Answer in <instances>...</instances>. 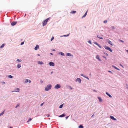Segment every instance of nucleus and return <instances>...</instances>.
Returning <instances> with one entry per match:
<instances>
[{"mask_svg": "<svg viewBox=\"0 0 128 128\" xmlns=\"http://www.w3.org/2000/svg\"><path fill=\"white\" fill-rule=\"evenodd\" d=\"M81 76H84V75H83V74H81Z\"/></svg>", "mask_w": 128, "mask_h": 128, "instance_id": "bf43d9fd", "label": "nucleus"}, {"mask_svg": "<svg viewBox=\"0 0 128 128\" xmlns=\"http://www.w3.org/2000/svg\"><path fill=\"white\" fill-rule=\"evenodd\" d=\"M88 42L89 43H90V44H91V41L90 40H89V41H88Z\"/></svg>", "mask_w": 128, "mask_h": 128, "instance_id": "49530a36", "label": "nucleus"}, {"mask_svg": "<svg viewBox=\"0 0 128 128\" xmlns=\"http://www.w3.org/2000/svg\"><path fill=\"white\" fill-rule=\"evenodd\" d=\"M59 54H60L62 56H64V54L62 52H60L59 53Z\"/></svg>", "mask_w": 128, "mask_h": 128, "instance_id": "aec40b11", "label": "nucleus"}, {"mask_svg": "<svg viewBox=\"0 0 128 128\" xmlns=\"http://www.w3.org/2000/svg\"><path fill=\"white\" fill-rule=\"evenodd\" d=\"M64 36H66V35H65Z\"/></svg>", "mask_w": 128, "mask_h": 128, "instance_id": "69168bd1", "label": "nucleus"}, {"mask_svg": "<svg viewBox=\"0 0 128 128\" xmlns=\"http://www.w3.org/2000/svg\"><path fill=\"white\" fill-rule=\"evenodd\" d=\"M17 61L18 62H21L22 61V60H19V59H17Z\"/></svg>", "mask_w": 128, "mask_h": 128, "instance_id": "f704fd0d", "label": "nucleus"}, {"mask_svg": "<svg viewBox=\"0 0 128 128\" xmlns=\"http://www.w3.org/2000/svg\"><path fill=\"white\" fill-rule=\"evenodd\" d=\"M68 36V34L67 35V36Z\"/></svg>", "mask_w": 128, "mask_h": 128, "instance_id": "338daca9", "label": "nucleus"}, {"mask_svg": "<svg viewBox=\"0 0 128 128\" xmlns=\"http://www.w3.org/2000/svg\"><path fill=\"white\" fill-rule=\"evenodd\" d=\"M107 22V20H104V23H106Z\"/></svg>", "mask_w": 128, "mask_h": 128, "instance_id": "4c0bfd02", "label": "nucleus"}, {"mask_svg": "<svg viewBox=\"0 0 128 128\" xmlns=\"http://www.w3.org/2000/svg\"><path fill=\"white\" fill-rule=\"evenodd\" d=\"M87 12H88V11L87 10L86 11V12L85 13V14H84V15L82 16V18H83L85 17V16L87 14Z\"/></svg>", "mask_w": 128, "mask_h": 128, "instance_id": "412c9836", "label": "nucleus"}, {"mask_svg": "<svg viewBox=\"0 0 128 128\" xmlns=\"http://www.w3.org/2000/svg\"><path fill=\"white\" fill-rule=\"evenodd\" d=\"M66 116V115L65 114H63L61 115H60L58 117H63L64 116Z\"/></svg>", "mask_w": 128, "mask_h": 128, "instance_id": "9d476101", "label": "nucleus"}, {"mask_svg": "<svg viewBox=\"0 0 128 128\" xmlns=\"http://www.w3.org/2000/svg\"><path fill=\"white\" fill-rule=\"evenodd\" d=\"M38 64H44V63L42 62L38 61Z\"/></svg>", "mask_w": 128, "mask_h": 128, "instance_id": "4468645a", "label": "nucleus"}, {"mask_svg": "<svg viewBox=\"0 0 128 128\" xmlns=\"http://www.w3.org/2000/svg\"><path fill=\"white\" fill-rule=\"evenodd\" d=\"M15 90H13L12 91V92H20V88H16L15 89Z\"/></svg>", "mask_w": 128, "mask_h": 128, "instance_id": "423d86ee", "label": "nucleus"}, {"mask_svg": "<svg viewBox=\"0 0 128 128\" xmlns=\"http://www.w3.org/2000/svg\"><path fill=\"white\" fill-rule=\"evenodd\" d=\"M63 104H62L60 105L59 107V108H62L63 107Z\"/></svg>", "mask_w": 128, "mask_h": 128, "instance_id": "bb28decb", "label": "nucleus"}, {"mask_svg": "<svg viewBox=\"0 0 128 128\" xmlns=\"http://www.w3.org/2000/svg\"><path fill=\"white\" fill-rule=\"evenodd\" d=\"M92 90L94 91L95 92H96V91L95 90Z\"/></svg>", "mask_w": 128, "mask_h": 128, "instance_id": "603ef678", "label": "nucleus"}, {"mask_svg": "<svg viewBox=\"0 0 128 128\" xmlns=\"http://www.w3.org/2000/svg\"><path fill=\"white\" fill-rule=\"evenodd\" d=\"M82 80H76V82L78 81V82L79 83H80Z\"/></svg>", "mask_w": 128, "mask_h": 128, "instance_id": "e433bc0d", "label": "nucleus"}, {"mask_svg": "<svg viewBox=\"0 0 128 128\" xmlns=\"http://www.w3.org/2000/svg\"><path fill=\"white\" fill-rule=\"evenodd\" d=\"M104 47L105 48V49H106L107 50L111 52H112V50H111V48H109V47L107 46H104Z\"/></svg>", "mask_w": 128, "mask_h": 128, "instance_id": "39448f33", "label": "nucleus"}, {"mask_svg": "<svg viewBox=\"0 0 128 128\" xmlns=\"http://www.w3.org/2000/svg\"><path fill=\"white\" fill-rule=\"evenodd\" d=\"M115 28L114 26H112V30H115Z\"/></svg>", "mask_w": 128, "mask_h": 128, "instance_id": "58836bf2", "label": "nucleus"}, {"mask_svg": "<svg viewBox=\"0 0 128 128\" xmlns=\"http://www.w3.org/2000/svg\"><path fill=\"white\" fill-rule=\"evenodd\" d=\"M9 128H12V126H10V127Z\"/></svg>", "mask_w": 128, "mask_h": 128, "instance_id": "052dcab7", "label": "nucleus"}, {"mask_svg": "<svg viewBox=\"0 0 128 128\" xmlns=\"http://www.w3.org/2000/svg\"><path fill=\"white\" fill-rule=\"evenodd\" d=\"M106 94L108 96L110 97V98H112V96L108 92H106Z\"/></svg>", "mask_w": 128, "mask_h": 128, "instance_id": "9b49d317", "label": "nucleus"}, {"mask_svg": "<svg viewBox=\"0 0 128 128\" xmlns=\"http://www.w3.org/2000/svg\"><path fill=\"white\" fill-rule=\"evenodd\" d=\"M116 120V119L114 118V117L112 116V120Z\"/></svg>", "mask_w": 128, "mask_h": 128, "instance_id": "2f4dec72", "label": "nucleus"}, {"mask_svg": "<svg viewBox=\"0 0 128 128\" xmlns=\"http://www.w3.org/2000/svg\"><path fill=\"white\" fill-rule=\"evenodd\" d=\"M41 82H42V80H41Z\"/></svg>", "mask_w": 128, "mask_h": 128, "instance_id": "680f3d73", "label": "nucleus"}, {"mask_svg": "<svg viewBox=\"0 0 128 128\" xmlns=\"http://www.w3.org/2000/svg\"><path fill=\"white\" fill-rule=\"evenodd\" d=\"M21 66V65L20 64H18L17 65V67L18 68H19Z\"/></svg>", "mask_w": 128, "mask_h": 128, "instance_id": "6ab92c4d", "label": "nucleus"}, {"mask_svg": "<svg viewBox=\"0 0 128 128\" xmlns=\"http://www.w3.org/2000/svg\"><path fill=\"white\" fill-rule=\"evenodd\" d=\"M50 18H47L42 22V26H44L46 25L48 20H49Z\"/></svg>", "mask_w": 128, "mask_h": 128, "instance_id": "f03ea898", "label": "nucleus"}, {"mask_svg": "<svg viewBox=\"0 0 128 128\" xmlns=\"http://www.w3.org/2000/svg\"><path fill=\"white\" fill-rule=\"evenodd\" d=\"M40 54H38V56H40Z\"/></svg>", "mask_w": 128, "mask_h": 128, "instance_id": "0e129e2a", "label": "nucleus"}, {"mask_svg": "<svg viewBox=\"0 0 128 128\" xmlns=\"http://www.w3.org/2000/svg\"><path fill=\"white\" fill-rule=\"evenodd\" d=\"M50 115L49 114H48L47 115V117H49L50 116Z\"/></svg>", "mask_w": 128, "mask_h": 128, "instance_id": "de8ad7c7", "label": "nucleus"}, {"mask_svg": "<svg viewBox=\"0 0 128 128\" xmlns=\"http://www.w3.org/2000/svg\"><path fill=\"white\" fill-rule=\"evenodd\" d=\"M88 80L89 78H88V77H85Z\"/></svg>", "mask_w": 128, "mask_h": 128, "instance_id": "5fc2aeb1", "label": "nucleus"}, {"mask_svg": "<svg viewBox=\"0 0 128 128\" xmlns=\"http://www.w3.org/2000/svg\"><path fill=\"white\" fill-rule=\"evenodd\" d=\"M24 42H22L21 43L20 45H22L23 44H24Z\"/></svg>", "mask_w": 128, "mask_h": 128, "instance_id": "a19ab883", "label": "nucleus"}, {"mask_svg": "<svg viewBox=\"0 0 128 128\" xmlns=\"http://www.w3.org/2000/svg\"><path fill=\"white\" fill-rule=\"evenodd\" d=\"M94 115V114L91 116V117H92Z\"/></svg>", "mask_w": 128, "mask_h": 128, "instance_id": "13d9d810", "label": "nucleus"}, {"mask_svg": "<svg viewBox=\"0 0 128 128\" xmlns=\"http://www.w3.org/2000/svg\"><path fill=\"white\" fill-rule=\"evenodd\" d=\"M76 12L74 11H72L70 13L71 14H74Z\"/></svg>", "mask_w": 128, "mask_h": 128, "instance_id": "a878e982", "label": "nucleus"}, {"mask_svg": "<svg viewBox=\"0 0 128 128\" xmlns=\"http://www.w3.org/2000/svg\"><path fill=\"white\" fill-rule=\"evenodd\" d=\"M120 66H122L123 68H124V66H123L122 65V64H120Z\"/></svg>", "mask_w": 128, "mask_h": 128, "instance_id": "a18cd8bd", "label": "nucleus"}, {"mask_svg": "<svg viewBox=\"0 0 128 128\" xmlns=\"http://www.w3.org/2000/svg\"><path fill=\"white\" fill-rule=\"evenodd\" d=\"M113 32H118V30L116 28H115V30H112V33Z\"/></svg>", "mask_w": 128, "mask_h": 128, "instance_id": "a211bd4d", "label": "nucleus"}, {"mask_svg": "<svg viewBox=\"0 0 128 128\" xmlns=\"http://www.w3.org/2000/svg\"><path fill=\"white\" fill-rule=\"evenodd\" d=\"M26 80H28V79H26Z\"/></svg>", "mask_w": 128, "mask_h": 128, "instance_id": "774afa93", "label": "nucleus"}, {"mask_svg": "<svg viewBox=\"0 0 128 128\" xmlns=\"http://www.w3.org/2000/svg\"><path fill=\"white\" fill-rule=\"evenodd\" d=\"M31 82V80H25V81L24 82V84H26L28 82L30 83Z\"/></svg>", "mask_w": 128, "mask_h": 128, "instance_id": "ddd939ff", "label": "nucleus"}, {"mask_svg": "<svg viewBox=\"0 0 128 128\" xmlns=\"http://www.w3.org/2000/svg\"><path fill=\"white\" fill-rule=\"evenodd\" d=\"M69 117V116H66V119L67 120L68 119V118Z\"/></svg>", "mask_w": 128, "mask_h": 128, "instance_id": "79ce46f5", "label": "nucleus"}, {"mask_svg": "<svg viewBox=\"0 0 128 128\" xmlns=\"http://www.w3.org/2000/svg\"><path fill=\"white\" fill-rule=\"evenodd\" d=\"M50 54L51 55H53V54L52 53H50Z\"/></svg>", "mask_w": 128, "mask_h": 128, "instance_id": "6e6d98bb", "label": "nucleus"}, {"mask_svg": "<svg viewBox=\"0 0 128 128\" xmlns=\"http://www.w3.org/2000/svg\"><path fill=\"white\" fill-rule=\"evenodd\" d=\"M8 77L10 78H12V76L11 75H10L8 76Z\"/></svg>", "mask_w": 128, "mask_h": 128, "instance_id": "473e14b6", "label": "nucleus"}, {"mask_svg": "<svg viewBox=\"0 0 128 128\" xmlns=\"http://www.w3.org/2000/svg\"><path fill=\"white\" fill-rule=\"evenodd\" d=\"M49 65L50 66H54V63L52 62H51L49 63Z\"/></svg>", "mask_w": 128, "mask_h": 128, "instance_id": "0eeeda50", "label": "nucleus"}, {"mask_svg": "<svg viewBox=\"0 0 128 128\" xmlns=\"http://www.w3.org/2000/svg\"><path fill=\"white\" fill-rule=\"evenodd\" d=\"M20 106V104H18L16 106V108L18 107H19Z\"/></svg>", "mask_w": 128, "mask_h": 128, "instance_id": "c9c22d12", "label": "nucleus"}, {"mask_svg": "<svg viewBox=\"0 0 128 128\" xmlns=\"http://www.w3.org/2000/svg\"><path fill=\"white\" fill-rule=\"evenodd\" d=\"M126 50V52H127V53L128 54V50Z\"/></svg>", "mask_w": 128, "mask_h": 128, "instance_id": "3c124183", "label": "nucleus"}, {"mask_svg": "<svg viewBox=\"0 0 128 128\" xmlns=\"http://www.w3.org/2000/svg\"><path fill=\"white\" fill-rule=\"evenodd\" d=\"M112 67L114 68V69H116L118 70H120V69L118 68H117L116 66H115L112 65Z\"/></svg>", "mask_w": 128, "mask_h": 128, "instance_id": "1a4fd4ad", "label": "nucleus"}, {"mask_svg": "<svg viewBox=\"0 0 128 128\" xmlns=\"http://www.w3.org/2000/svg\"><path fill=\"white\" fill-rule=\"evenodd\" d=\"M97 37L98 38H99L100 39H103V38H102V37H100V36H97Z\"/></svg>", "mask_w": 128, "mask_h": 128, "instance_id": "72a5a7b5", "label": "nucleus"}, {"mask_svg": "<svg viewBox=\"0 0 128 128\" xmlns=\"http://www.w3.org/2000/svg\"><path fill=\"white\" fill-rule=\"evenodd\" d=\"M32 120V119L31 118H29L28 121L27 122H29L30 121Z\"/></svg>", "mask_w": 128, "mask_h": 128, "instance_id": "c756f323", "label": "nucleus"}, {"mask_svg": "<svg viewBox=\"0 0 128 128\" xmlns=\"http://www.w3.org/2000/svg\"><path fill=\"white\" fill-rule=\"evenodd\" d=\"M52 50L53 51H55V50L54 49H53Z\"/></svg>", "mask_w": 128, "mask_h": 128, "instance_id": "864d4df0", "label": "nucleus"}, {"mask_svg": "<svg viewBox=\"0 0 128 128\" xmlns=\"http://www.w3.org/2000/svg\"><path fill=\"white\" fill-rule=\"evenodd\" d=\"M110 118L112 119V116H110Z\"/></svg>", "mask_w": 128, "mask_h": 128, "instance_id": "8fccbe9b", "label": "nucleus"}, {"mask_svg": "<svg viewBox=\"0 0 128 128\" xmlns=\"http://www.w3.org/2000/svg\"><path fill=\"white\" fill-rule=\"evenodd\" d=\"M4 46V44H2L1 46H0V48H2Z\"/></svg>", "mask_w": 128, "mask_h": 128, "instance_id": "7c9ffc66", "label": "nucleus"}, {"mask_svg": "<svg viewBox=\"0 0 128 128\" xmlns=\"http://www.w3.org/2000/svg\"><path fill=\"white\" fill-rule=\"evenodd\" d=\"M4 110L0 114V115L1 116L4 113Z\"/></svg>", "mask_w": 128, "mask_h": 128, "instance_id": "393cba45", "label": "nucleus"}, {"mask_svg": "<svg viewBox=\"0 0 128 128\" xmlns=\"http://www.w3.org/2000/svg\"><path fill=\"white\" fill-rule=\"evenodd\" d=\"M61 87V86L60 84H56L54 87V88L56 89H58L60 88Z\"/></svg>", "mask_w": 128, "mask_h": 128, "instance_id": "7ed1b4c3", "label": "nucleus"}, {"mask_svg": "<svg viewBox=\"0 0 128 128\" xmlns=\"http://www.w3.org/2000/svg\"><path fill=\"white\" fill-rule=\"evenodd\" d=\"M96 58L98 59L99 61H100L101 60L100 58V57L98 55H97L96 57Z\"/></svg>", "mask_w": 128, "mask_h": 128, "instance_id": "2eb2a0df", "label": "nucleus"}, {"mask_svg": "<svg viewBox=\"0 0 128 128\" xmlns=\"http://www.w3.org/2000/svg\"><path fill=\"white\" fill-rule=\"evenodd\" d=\"M2 82V84H4L5 83V82Z\"/></svg>", "mask_w": 128, "mask_h": 128, "instance_id": "09e8293b", "label": "nucleus"}, {"mask_svg": "<svg viewBox=\"0 0 128 128\" xmlns=\"http://www.w3.org/2000/svg\"><path fill=\"white\" fill-rule=\"evenodd\" d=\"M44 103H42L40 104V106H42L43 105Z\"/></svg>", "mask_w": 128, "mask_h": 128, "instance_id": "37998d69", "label": "nucleus"}, {"mask_svg": "<svg viewBox=\"0 0 128 128\" xmlns=\"http://www.w3.org/2000/svg\"><path fill=\"white\" fill-rule=\"evenodd\" d=\"M125 87H126L125 88L126 89L128 90V84H126V86H125Z\"/></svg>", "mask_w": 128, "mask_h": 128, "instance_id": "4be33fe9", "label": "nucleus"}, {"mask_svg": "<svg viewBox=\"0 0 128 128\" xmlns=\"http://www.w3.org/2000/svg\"><path fill=\"white\" fill-rule=\"evenodd\" d=\"M66 86L67 89H68L70 90H71L73 89V88L71 86L69 85H67Z\"/></svg>", "mask_w": 128, "mask_h": 128, "instance_id": "20e7f679", "label": "nucleus"}, {"mask_svg": "<svg viewBox=\"0 0 128 128\" xmlns=\"http://www.w3.org/2000/svg\"><path fill=\"white\" fill-rule=\"evenodd\" d=\"M76 80H81V79L80 78H78Z\"/></svg>", "mask_w": 128, "mask_h": 128, "instance_id": "c03bdc74", "label": "nucleus"}, {"mask_svg": "<svg viewBox=\"0 0 128 128\" xmlns=\"http://www.w3.org/2000/svg\"><path fill=\"white\" fill-rule=\"evenodd\" d=\"M54 39V37H52L51 39V40L52 41V40H53Z\"/></svg>", "mask_w": 128, "mask_h": 128, "instance_id": "ea45409f", "label": "nucleus"}, {"mask_svg": "<svg viewBox=\"0 0 128 128\" xmlns=\"http://www.w3.org/2000/svg\"><path fill=\"white\" fill-rule=\"evenodd\" d=\"M52 87V86L51 84H49L47 85L46 87L45 88V90L48 91L50 90Z\"/></svg>", "mask_w": 128, "mask_h": 128, "instance_id": "f257e3e1", "label": "nucleus"}, {"mask_svg": "<svg viewBox=\"0 0 128 128\" xmlns=\"http://www.w3.org/2000/svg\"><path fill=\"white\" fill-rule=\"evenodd\" d=\"M108 43L109 44H110L111 45H112V44H111V42L109 40H108Z\"/></svg>", "mask_w": 128, "mask_h": 128, "instance_id": "c85d7f7f", "label": "nucleus"}, {"mask_svg": "<svg viewBox=\"0 0 128 128\" xmlns=\"http://www.w3.org/2000/svg\"><path fill=\"white\" fill-rule=\"evenodd\" d=\"M78 128H84V126L82 125H80L79 126Z\"/></svg>", "mask_w": 128, "mask_h": 128, "instance_id": "5701e85b", "label": "nucleus"}, {"mask_svg": "<svg viewBox=\"0 0 128 128\" xmlns=\"http://www.w3.org/2000/svg\"><path fill=\"white\" fill-rule=\"evenodd\" d=\"M52 72H51V74H52Z\"/></svg>", "mask_w": 128, "mask_h": 128, "instance_id": "e2e57ef3", "label": "nucleus"}, {"mask_svg": "<svg viewBox=\"0 0 128 128\" xmlns=\"http://www.w3.org/2000/svg\"><path fill=\"white\" fill-rule=\"evenodd\" d=\"M120 42H122V43H124V41L122 40H120V39H119L118 40Z\"/></svg>", "mask_w": 128, "mask_h": 128, "instance_id": "cd10ccee", "label": "nucleus"}, {"mask_svg": "<svg viewBox=\"0 0 128 128\" xmlns=\"http://www.w3.org/2000/svg\"><path fill=\"white\" fill-rule=\"evenodd\" d=\"M98 98L100 102H102V99L100 97H98Z\"/></svg>", "mask_w": 128, "mask_h": 128, "instance_id": "f8f14e48", "label": "nucleus"}, {"mask_svg": "<svg viewBox=\"0 0 128 128\" xmlns=\"http://www.w3.org/2000/svg\"><path fill=\"white\" fill-rule=\"evenodd\" d=\"M39 46L38 45H36V46L34 48V50H37L38 48H39Z\"/></svg>", "mask_w": 128, "mask_h": 128, "instance_id": "dca6fc26", "label": "nucleus"}, {"mask_svg": "<svg viewBox=\"0 0 128 128\" xmlns=\"http://www.w3.org/2000/svg\"><path fill=\"white\" fill-rule=\"evenodd\" d=\"M108 72H112L110 70H108Z\"/></svg>", "mask_w": 128, "mask_h": 128, "instance_id": "4d7b16f0", "label": "nucleus"}, {"mask_svg": "<svg viewBox=\"0 0 128 128\" xmlns=\"http://www.w3.org/2000/svg\"><path fill=\"white\" fill-rule=\"evenodd\" d=\"M94 43L96 45L98 46L100 48H101L100 46L96 42H94Z\"/></svg>", "mask_w": 128, "mask_h": 128, "instance_id": "f3484780", "label": "nucleus"}, {"mask_svg": "<svg viewBox=\"0 0 128 128\" xmlns=\"http://www.w3.org/2000/svg\"><path fill=\"white\" fill-rule=\"evenodd\" d=\"M17 23V22H12L11 23V25L12 26H14L16 25V23Z\"/></svg>", "mask_w": 128, "mask_h": 128, "instance_id": "6e6552de", "label": "nucleus"}, {"mask_svg": "<svg viewBox=\"0 0 128 128\" xmlns=\"http://www.w3.org/2000/svg\"><path fill=\"white\" fill-rule=\"evenodd\" d=\"M66 55L67 56H72V55L71 54L69 53H68L66 54Z\"/></svg>", "mask_w": 128, "mask_h": 128, "instance_id": "b1692460", "label": "nucleus"}]
</instances>
